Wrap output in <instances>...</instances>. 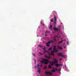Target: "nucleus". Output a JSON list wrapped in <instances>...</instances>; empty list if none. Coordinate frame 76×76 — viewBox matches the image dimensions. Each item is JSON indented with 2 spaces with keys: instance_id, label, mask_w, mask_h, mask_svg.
I'll use <instances>...</instances> for the list:
<instances>
[{
  "instance_id": "23",
  "label": "nucleus",
  "mask_w": 76,
  "mask_h": 76,
  "mask_svg": "<svg viewBox=\"0 0 76 76\" xmlns=\"http://www.w3.org/2000/svg\"><path fill=\"white\" fill-rule=\"evenodd\" d=\"M53 19L51 18V20H50V22H53Z\"/></svg>"
},
{
  "instance_id": "18",
  "label": "nucleus",
  "mask_w": 76,
  "mask_h": 76,
  "mask_svg": "<svg viewBox=\"0 0 76 76\" xmlns=\"http://www.w3.org/2000/svg\"><path fill=\"white\" fill-rule=\"evenodd\" d=\"M39 64H38L37 65V67H38V69H39V70L40 69H39Z\"/></svg>"
},
{
  "instance_id": "11",
  "label": "nucleus",
  "mask_w": 76,
  "mask_h": 76,
  "mask_svg": "<svg viewBox=\"0 0 76 76\" xmlns=\"http://www.w3.org/2000/svg\"><path fill=\"white\" fill-rule=\"evenodd\" d=\"M42 49L44 50V51L43 52L44 54H45V52H47V51L45 50H46V49H45V48H43Z\"/></svg>"
},
{
  "instance_id": "38",
  "label": "nucleus",
  "mask_w": 76,
  "mask_h": 76,
  "mask_svg": "<svg viewBox=\"0 0 76 76\" xmlns=\"http://www.w3.org/2000/svg\"><path fill=\"white\" fill-rule=\"evenodd\" d=\"M34 61H35V62H36V60H34Z\"/></svg>"
},
{
  "instance_id": "39",
  "label": "nucleus",
  "mask_w": 76,
  "mask_h": 76,
  "mask_svg": "<svg viewBox=\"0 0 76 76\" xmlns=\"http://www.w3.org/2000/svg\"><path fill=\"white\" fill-rule=\"evenodd\" d=\"M54 40H57V39H54Z\"/></svg>"
},
{
  "instance_id": "6",
  "label": "nucleus",
  "mask_w": 76,
  "mask_h": 76,
  "mask_svg": "<svg viewBox=\"0 0 76 76\" xmlns=\"http://www.w3.org/2000/svg\"><path fill=\"white\" fill-rule=\"evenodd\" d=\"M63 66V64H56L55 65V66L56 67H59V66Z\"/></svg>"
},
{
  "instance_id": "5",
  "label": "nucleus",
  "mask_w": 76,
  "mask_h": 76,
  "mask_svg": "<svg viewBox=\"0 0 76 76\" xmlns=\"http://www.w3.org/2000/svg\"><path fill=\"white\" fill-rule=\"evenodd\" d=\"M45 74L46 75H52V73H51V72H45Z\"/></svg>"
},
{
  "instance_id": "40",
  "label": "nucleus",
  "mask_w": 76,
  "mask_h": 76,
  "mask_svg": "<svg viewBox=\"0 0 76 76\" xmlns=\"http://www.w3.org/2000/svg\"><path fill=\"white\" fill-rule=\"evenodd\" d=\"M63 40H64V41H66V40H65V39Z\"/></svg>"
},
{
  "instance_id": "29",
  "label": "nucleus",
  "mask_w": 76,
  "mask_h": 76,
  "mask_svg": "<svg viewBox=\"0 0 76 76\" xmlns=\"http://www.w3.org/2000/svg\"><path fill=\"white\" fill-rule=\"evenodd\" d=\"M39 54H41L42 56V55H43V54L42 53H41L40 52H39Z\"/></svg>"
},
{
  "instance_id": "7",
  "label": "nucleus",
  "mask_w": 76,
  "mask_h": 76,
  "mask_svg": "<svg viewBox=\"0 0 76 76\" xmlns=\"http://www.w3.org/2000/svg\"><path fill=\"white\" fill-rule=\"evenodd\" d=\"M55 70L56 71H58L59 72H60V71H61V68L60 67L58 69H57V68H56Z\"/></svg>"
},
{
  "instance_id": "32",
  "label": "nucleus",
  "mask_w": 76,
  "mask_h": 76,
  "mask_svg": "<svg viewBox=\"0 0 76 76\" xmlns=\"http://www.w3.org/2000/svg\"><path fill=\"white\" fill-rule=\"evenodd\" d=\"M53 65H54L53 64H50V66H53Z\"/></svg>"
},
{
  "instance_id": "8",
  "label": "nucleus",
  "mask_w": 76,
  "mask_h": 76,
  "mask_svg": "<svg viewBox=\"0 0 76 76\" xmlns=\"http://www.w3.org/2000/svg\"><path fill=\"white\" fill-rule=\"evenodd\" d=\"M53 70H51V72H56V68H54V67H53Z\"/></svg>"
},
{
  "instance_id": "9",
  "label": "nucleus",
  "mask_w": 76,
  "mask_h": 76,
  "mask_svg": "<svg viewBox=\"0 0 76 76\" xmlns=\"http://www.w3.org/2000/svg\"><path fill=\"white\" fill-rule=\"evenodd\" d=\"M54 22H55V23H56H56H57L56 22V20H57V17H56V16L55 15L54 16Z\"/></svg>"
},
{
  "instance_id": "3",
  "label": "nucleus",
  "mask_w": 76,
  "mask_h": 76,
  "mask_svg": "<svg viewBox=\"0 0 76 76\" xmlns=\"http://www.w3.org/2000/svg\"><path fill=\"white\" fill-rule=\"evenodd\" d=\"M54 48H53L54 51H52V53H54V52H57L58 51V50H56V46H54L53 47Z\"/></svg>"
},
{
  "instance_id": "25",
  "label": "nucleus",
  "mask_w": 76,
  "mask_h": 76,
  "mask_svg": "<svg viewBox=\"0 0 76 76\" xmlns=\"http://www.w3.org/2000/svg\"><path fill=\"white\" fill-rule=\"evenodd\" d=\"M47 66H45V67H44L43 69H46L47 68Z\"/></svg>"
},
{
  "instance_id": "36",
  "label": "nucleus",
  "mask_w": 76,
  "mask_h": 76,
  "mask_svg": "<svg viewBox=\"0 0 76 76\" xmlns=\"http://www.w3.org/2000/svg\"><path fill=\"white\" fill-rule=\"evenodd\" d=\"M37 67V66H36L35 67V69H36Z\"/></svg>"
},
{
  "instance_id": "14",
  "label": "nucleus",
  "mask_w": 76,
  "mask_h": 76,
  "mask_svg": "<svg viewBox=\"0 0 76 76\" xmlns=\"http://www.w3.org/2000/svg\"><path fill=\"white\" fill-rule=\"evenodd\" d=\"M63 41H64V40H62V41H61L59 42H58V44H61V43H62V42H63Z\"/></svg>"
},
{
  "instance_id": "12",
  "label": "nucleus",
  "mask_w": 76,
  "mask_h": 76,
  "mask_svg": "<svg viewBox=\"0 0 76 76\" xmlns=\"http://www.w3.org/2000/svg\"><path fill=\"white\" fill-rule=\"evenodd\" d=\"M53 60H54L55 61V64H57V62H58V61H57V60L55 59V58H53Z\"/></svg>"
},
{
  "instance_id": "35",
  "label": "nucleus",
  "mask_w": 76,
  "mask_h": 76,
  "mask_svg": "<svg viewBox=\"0 0 76 76\" xmlns=\"http://www.w3.org/2000/svg\"><path fill=\"white\" fill-rule=\"evenodd\" d=\"M42 25H43V26H44V24H42Z\"/></svg>"
},
{
  "instance_id": "34",
  "label": "nucleus",
  "mask_w": 76,
  "mask_h": 76,
  "mask_svg": "<svg viewBox=\"0 0 76 76\" xmlns=\"http://www.w3.org/2000/svg\"><path fill=\"white\" fill-rule=\"evenodd\" d=\"M59 60H62V59L61 58H60Z\"/></svg>"
},
{
  "instance_id": "27",
  "label": "nucleus",
  "mask_w": 76,
  "mask_h": 76,
  "mask_svg": "<svg viewBox=\"0 0 76 76\" xmlns=\"http://www.w3.org/2000/svg\"><path fill=\"white\" fill-rule=\"evenodd\" d=\"M48 32H47V31H46L45 32V35L46 36V35H47V33H48Z\"/></svg>"
},
{
  "instance_id": "13",
  "label": "nucleus",
  "mask_w": 76,
  "mask_h": 76,
  "mask_svg": "<svg viewBox=\"0 0 76 76\" xmlns=\"http://www.w3.org/2000/svg\"><path fill=\"white\" fill-rule=\"evenodd\" d=\"M53 29H54L55 31H60V29L58 28H53Z\"/></svg>"
},
{
  "instance_id": "21",
  "label": "nucleus",
  "mask_w": 76,
  "mask_h": 76,
  "mask_svg": "<svg viewBox=\"0 0 76 76\" xmlns=\"http://www.w3.org/2000/svg\"><path fill=\"white\" fill-rule=\"evenodd\" d=\"M52 50V48H49V49H48L49 51H50V50Z\"/></svg>"
},
{
  "instance_id": "19",
  "label": "nucleus",
  "mask_w": 76,
  "mask_h": 76,
  "mask_svg": "<svg viewBox=\"0 0 76 76\" xmlns=\"http://www.w3.org/2000/svg\"><path fill=\"white\" fill-rule=\"evenodd\" d=\"M48 58V59H50V58H51V57L50 56H48L47 58Z\"/></svg>"
},
{
  "instance_id": "17",
  "label": "nucleus",
  "mask_w": 76,
  "mask_h": 76,
  "mask_svg": "<svg viewBox=\"0 0 76 76\" xmlns=\"http://www.w3.org/2000/svg\"><path fill=\"white\" fill-rule=\"evenodd\" d=\"M49 42H50V44H51V42H54V41H53V40L49 41Z\"/></svg>"
},
{
  "instance_id": "20",
  "label": "nucleus",
  "mask_w": 76,
  "mask_h": 76,
  "mask_svg": "<svg viewBox=\"0 0 76 76\" xmlns=\"http://www.w3.org/2000/svg\"><path fill=\"white\" fill-rule=\"evenodd\" d=\"M60 36H55V38H56L57 37V38H60Z\"/></svg>"
},
{
  "instance_id": "4",
  "label": "nucleus",
  "mask_w": 76,
  "mask_h": 76,
  "mask_svg": "<svg viewBox=\"0 0 76 76\" xmlns=\"http://www.w3.org/2000/svg\"><path fill=\"white\" fill-rule=\"evenodd\" d=\"M52 51H51V53H50L49 52H47L49 54H50L52 55V56H54V53H52Z\"/></svg>"
},
{
  "instance_id": "16",
  "label": "nucleus",
  "mask_w": 76,
  "mask_h": 76,
  "mask_svg": "<svg viewBox=\"0 0 76 76\" xmlns=\"http://www.w3.org/2000/svg\"><path fill=\"white\" fill-rule=\"evenodd\" d=\"M37 71L39 73H40L41 72V70H40V69H39L38 70H37Z\"/></svg>"
},
{
  "instance_id": "31",
  "label": "nucleus",
  "mask_w": 76,
  "mask_h": 76,
  "mask_svg": "<svg viewBox=\"0 0 76 76\" xmlns=\"http://www.w3.org/2000/svg\"><path fill=\"white\" fill-rule=\"evenodd\" d=\"M39 47H41V48L42 47L41 46V45H39Z\"/></svg>"
},
{
  "instance_id": "33",
  "label": "nucleus",
  "mask_w": 76,
  "mask_h": 76,
  "mask_svg": "<svg viewBox=\"0 0 76 76\" xmlns=\"http://www.w3.org/2000/svg\"><path fill=\"white\" fill-rule=\"evenodd\" d=\"M67 44H69V42H67Z\"/></svg>"
},
{
  "instance_id": "15",
  "label": "nucleus",
  "mask_w": 76,
  "mask_h": 76,
  "mask_svg": "<svg viewBox=\"0 0 76 76\" xmlns=\"http://www.w3.org/2000/svg\"><path fill=\"white\" fill-rule=\"evenodd\" d=\"M58 49H60V50H62V49H63V48H62L61 47H60L59 46L58 47Z\"/></svg>"
},
{
  "instance_id": "1",
  "label": "nucleus",
  "mask_w": 76,
  "mask_h": 76,
  "mask_svg": "<svg viewBox=\"0 0 76 76\" xmlns=\"http://www.w3.org/2000/svg\"><path fill=\"white\" fill-rule=\"evenodd\" d=\"M42 60H43L44 61H41V63H44V64H48L49 63V62L50 63H51V61H49L47 59H43Z\"/></svg>"
},
{
  "instance_id": "22",
  "label": "nucleus",
  "mask_w": 76,
  "mask_h": 76,
  "mask_svg": "<svg viewBox=\"0 0 76 76\" xmlns=\"http://www.w3.org/2000/svg\"><path fill=\"white\" fill-rule=\"evenodd\" d=\"M32 54L33 56H34V57H35V53H33Z\"/></svg>"
},
{
  "instance_id": "41",
  "label": "nucleus",
  "mask_w": 76,
  "mask_h": 76,
  "mask_svg": "<svg viewBox=\"0 0 76 76\" xmlns=\"http://www.w3.org/2000/svg\"><path fill=\"white\" fill-rule=\"evenodd\" d=\"M38 61H40V60H38Z\"/></svg>"
},
{
  "instance_id": "24",
  "label": "nucleus",
  "mask_w": 76,
  "mask_h": 76,
  "mask_svg": "<svg viewBox=\"0 0 76 76\" xmlns=\"http://www.w3.org/2000/svg\"><path fill=\"white\" fill-rule=\"evenodd\" d=\"M52 25H50V29H51H51H52Z\"/></svg>"
},
{
  "instance_id": "2",
  "label": "nucleus",
  "mask_w": 76,
  "mask_h": 76,
  "mask_svg": "<svg viewBox=\"0 0 76 76\" xmlns=\"http://www.w3.org/2000/svg\"><path fill=\"white\" fill-rule=\"evenodd\" d=\"M58 56L62 57L63 58H65V55H63V53H59L58 54Z\"/></svg>"
},
{
  "instance_id": "30",
  "label": "nucleus",
  "mask_w": 76,
  "mask_h": 76,
  "mask_svg": "<svg viewBox=\"0 0 76 76\" xmlns=\"http://www.w3.org/2000/svg\"><path fill=\"white\" fill-rule=\"evenodd\" d=\"M45 57H46V58H47L48 56H47V55H45Z\"/></svg>"
},
{
  "instance_id": "28",
  "label": "nucleus",
  "mask_w": 76,
  "mask_h": 76,
  "mask_svg": "<svg viewBox=\"0 0 76 76\" xmlns=\"http://www.w3.org/2000/svg\"><path fill=\"white\" fill-rule=\"evenodd\" d=\"M49 68H50V69H51L52 68V67L50 65L49 66Z\"/></svg>"
},
{
  "instance_id": "26",
  "label": "nucleus",
  "mask_w": 76,
  "mask_h": 76,
  "mask_svg": "<svg viewBox=\"0 0 76 76\" xmlns=\"http://www.w3.org/2000/svg\"><path fill=\"white\" fill-rule=\"evenodd\" d=\"M52 63L53 64H55V62L53 61H52Z\"/></svg>"
},
{
  "instance_id": "10",
  "label": "nucleus",
  "mask_w": 76,
  "mask_h": 76,
  "mask_svg": "<svg viewBox=\"0 0 76 76\" xmlns=\"http://www.w3.org/2000/svg\"><path fill=\"white\" fill-rule=\"evenodd\" d=\"M50 42H48V43H46V46L47 47H50Z\"/></svg>"
},
{
  "instance_id": "37",
  "label": "nucleus",
  "mask_w": 76,
  "mask_h": 76,
  "mask_svg": "<svg viewBox=\"0 0 76 76\" xmlns=\"http://www.w3.org/2000/svg\"><path fill=\"white\" fill-rule=\"evenodd\" d=\"M66 48V46H65V47H64V48Z\"/></svg>"
}]
</instances>
